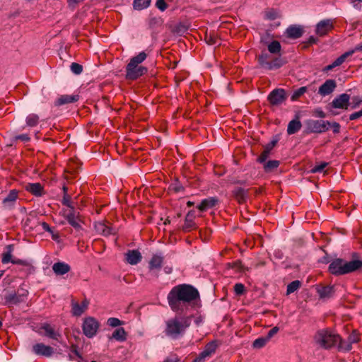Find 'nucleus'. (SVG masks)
<instances>
[{
    "mask_svg": "<svg viewBox=\"0 0 362 362\" xmlns=\"http://www.w3.org/2000/svg\"><path fill=\"white\" fill-rule=\"evenodd\" d=\"M358 340V336L356 334L353 333L349 337L347 341H349L352 344L354 343H356Z\"/></svg>",
    "mask_w": 362,
    "mask_h": 362,
    "instance_id": "obj_55",
    "label": "nucleus"
},
{
    "mask_svg": "<svg viewBox=\"0 0 362 362\" xmlns=\"http://www.w3.org/2000/svg\"><path fill=\"white\" fill-rule=\"evenodd\" d=\"M276 143H277L276 140H273L269 144H268L264 147L263 152L261 153V155L257 158V161L261 163H265L266 160L267 159V158L269 157V156L271 153V151L276 146Z\"/></svg>",
    "mask_w": 362,
    "mask_h": 362,
    "instance_id": "obj_23",
    "label": "nucleus"
},
{
    "mask_svg": "<svg viewBox=\"0 0 362 362\" xmlns=\"http://www.w3.org/2000/svg\"><path fill=\"white\" fill-rule=\"evenodd\" d=\"M332 127L333 129V132L335 134H337L340 131V124L337 122H333L332 124L330 123L329 127Z\"/></svg>",
    "mask_w": 362,
    "mask_h": 362,
    "instance_id": "obj_58",
    "label": "nucleus"
},
{
    "mask_svg": "<svg viewBox=\"0 0 362 362\" xmlns=\"http://www.w3.org/2000/svg\"><path fill=\"white\" fill-rule=\"evenodd\" d=\"M33 351L36 355L50 357L54 354V349L43 343H37L33 346Z\"/></svg>",
    "mask_w": 362,
    "mask_h": 362,
    "instance_id": "obj_13",
    "label": "nucleus"
},
{
    "mask_svg": "<svg viewBox=\"0 0 362 362\" xmlns=\"http://www.w3.org/2000/svg\"><path fill=\"white\" fill-rule=\"evenodd\" d=\"M307 91V88L305 86L300 87L296 90L292 95L291 100L294 101L298 100L301 95H303Z\"/></svg>",
    "mask_w": 362,
    "mask_h": 362,
    "instance_id": "obj_44",
    "label": "nucleus"
},
{
    "mask_svg": "<svg viewBox=\"0 0 362 362\" xmlns=\"http://www.w3.org/2000/svg\"><path fill=\"white\" fill-rule=\"evenodd\" d=\"M272 60L271 56L267 52H262V54L258 57V62L260 66L263 69H266Z\"/></svg>",
    "mask_w": 362,
    "mask_h": 362,
    "instance_id": "obj_35",
    "label": "nucleus"
},
{
    "mask_svg": "<svg viewBox=\"0 0 362 362\" xmlns=\"http://www.w3.org/2000/svg\"><path fill=\"white\" fill-rule=\"evenodd\" d=\"M301 286V282L298 280H295L291 282L287 286L286 294L290 295L296 291Z\"/></svg>",
    "mask_w": 362,
    "mask_h": 362,
    "instance_id": "obj_40",
    "label": "nucleus"
},
{
    "mask_svg": "<svg viewBox=\"0 0 362 362\" xmlns=\"http://www.w3.org/2000/svg\"><path fill=\"white\" fill-rule=\"evenodd\" d=\"M235 198L239 203L244 202L247 196V191L242 187H235L233 192Z\"/></svg>",
    "mask_w": 362,
    "mask_h": 362,
    "instance_id": "obj_26",
    "label": "nucleus"
},
{
    "mask_svg": "<svg viewBox=\"0 0 362 362\" xmlns=\"http://www.w3.org/2000/svg\"><path fill=\"white\" fill-rule=\"evenodd\" d=\"M205 40L208 45H214L218 42V38L211 34L206 35L205 37Z\"/></svg>",
    "mask_w": 362,
    "mask_h": 362,
    "instance_id": "obj_47",
    "label": "nucleus"
},
{
    "mask_svg": "<svg viewBox=\"0 0 362 362\" xmlns=\"http://www.w3.org/2000/svg\"><path fill=\"white\" fill-rule=\"evenodd\" d=\"M89 301L84 299L81 304L72 300L71 301V313L74 316L79 317L88 309Z\"/></svg>",
    "mask_w": 362,
    "mask_h": 362,
    "instance_id": "obj_14",
    "label": "nucleus"
},
{
    "mask_svg": "<svg viewBox=\"0 0 362 362\" xmlns=\"http://www.w3.org/2000/svg\"><path fill=\"white\" fill-rule=\"evenodd\" d=\"M350 4L356 8H358V4L362 2V0H349Z\"/></svg>",
    "mask_w": 362,
    "mask_h": 362,
    "instance_id": "obj_63",
    "label": "nucleus"
},
{
    "mask_svg": "<svg viewBox=\"0 0 362 362\" xmlns=\"http://www.w3.org/2000/svg\"><path fill=\"white\" fill-rule=\"evenodd\" d=\"M245 286L242 284H236L234 286V291L237 295H241L243 293Z\"/></svg>",
    "mask_w": 362,
    "mask_h": 362,
    "instance_id": "obj_50",
    "label": "nucleus"
},
{
    "mask_svg": "<svg viewBox=\"0 0 362 362\" xmlns=\"http://www.w3.org/2000/svg\"><path fill=\"white\" fill-rule=\"evenodd\" d=\"M279 327H274L273 328H272L269 332L267 333V335L266 336V337L268 339V340L269 341L272 337L275 335L278 332H279Z\"/></svg>",
    "mask_w": 362,
    "mask_h": 362,
    "instance_id": "obj_52",
    "label": "nucleus"
},
{
    "mask_svg": "<svg viewBox=\"0 0 362 362\" xmlns=\"http://www.w3.org/2000/svg\"><path fill=\"white\" fill-rule=\"evenodd\" d=\"M25 189L36 197L44 194V188L39 182L28 183L25 185Z\"/></svg>",
    "mask_w": 362,
    "mask_h": 362,
    "instance_id": "obj_18",
    "label": "nucleus"
},
{
    "mask_svg": "<svg viewBox=\"0 0 362 362\" xmlns=\"http://www.w3.org/2000/svg\"><path fill=\"white\" fill-rule=\"evenodd\" d=\"M216 348L217 345L214 341L208 343L205 346L204 349L192 361V362H204L206 358L215 353Z\"/></svg>",
    "mask_w": 362,
    "mask_h": 362,
    "instance_id": "obj_12",
    "label": "nucleus"
},
{
    "mask_svg": "<svg viewBox=\"0 0 362 362\" xmlns=\"http://www.w3.org/2000/svg\"><path fill=\"white\" fill-rule=\"evenodd\" d=\"M334 28L333 21L331 19L320 21L317 25L315 33L320 37L327 35Z\"/></svg>",
    "mask_w": 362,
    "mask_h": 362,
    "instance_id": "obj_11",
    "label": "nucleus"
},
{
    "mask_svg": "<svg viewBox=\"0 0 362 362\" xmlns=\"http://www.w3.org/2000/svg\"><path fill=\"white\" fill-rule=\"evenodd\" d=\"M362 267L361 260L347 262L343 259H334L329 265V272L335 276L344 275L360 269Z\"/></svg>",
    "mask_w": 362,
    "mask_h": 362,
    "instance_id": "obj_3",
    "label": "nucleus"
},
{
    "mask_svg": "<svg viewBox=\"0 0 362 362\" xmlns=\"http://www.w3.org/2000/svg\"><path fill=\"white\" fill-rule=\"evenodd\" d=\"M94 227L98 234L104 236L115 234L117 232L116 228L112 227L111 223L107 221L97 222Z\"/></svg>",
    "mask_w": 362,
    "mask_h": 362,
    "instance_id": "obj_10",
    "label": "nucleus"
},
{
    "mask_svg": "<svg viewBox=\"0 0 362 362\" xmlns=\"http://www.w3.org/2000/svg\"><path fill=\"white\" fill-rule=\"evenodd\" d=\"M194 215L189 211L185 218V224L183 226V230L185 231H189L194 226V223L193 221Z\"/></svg>",
    "mask_w": 362,
    "mask_h": 362,
    "instance_id": "obj_34",
    "label": "nucleus"
},
{
    "mask_svg": "<svg viewBox=\"0 0 362 362\" xmlns=\"http://www.w3.org/2000/svg\"><path fill=\"white\" fill-rule=\"evenodd\" d=\"M303 30L300 25H291L286 30V35L288 38L298 39L302 36Z\"/></svg>",
    "mask_w": 362,
    "mask_h": 362,
    "instance_id": "obj_19",
    "label": "nucleus"
},
{
    "mask_svg": "<svg viewBox=\"0 0 362 362\" xmlns=\"http://www.w3.org/2000/svg\"><path fill=\"white\" fill-rule=\"evenodd\" d=\"M336 87V81L333 79H328L320 86L318 93L322 96L329 95L334 90Z\"/></svg>",
    "mask_w": 362,
    "mask_h": 362,
    "instance_id": "obj_15",
    "label": "nucleus"
},
{
    "mask_svg": "<svg viewBox=\"0 0 362 362\" xmlns=\"http://www.w3.org/2000/svg\"><path fill=\"white\" fill-rule=\"evenodd\" d=\"M218 202V199L216 197H209L203 199L197 208L201 211H205L215 206Z\"/></svg>",
    "mask_w": 362,
    "mask_h": 362,
    "instance_id": "obj_20",
    "label": "nucleus"
},
{
    "mask_svg": "<svg viewBox=\"0 0 362 362\" xmlns=\"http://www.w3.org/2000/svg\"><path fill=\"white\" fill-rule=\"evenodd\" d=\"M268 341L269 340L266 337L257 338L253 341L252 347L254 349H261L264 347Z\"/></svg>",
    "mask_w": 362,
    "mask_h": 362,
    "instance_id": "obj_42",
    "label": "nucleus"
},
{
    "mask_svg": "<svg viewBox=\"0 0 362 362\" xmlns=\"http://www.w3.org/2000/svg\"><path fill=\"white\" fill-rule=\"evenodd\" d=\"M267 47L268 51L271 54H279L281 50V45L277 40H273L272 42L269 43Z\"/></svg>",
    "mask_w": 362,
    "mask_h": 362,
    "instance_id": "obj_36",
    "label": "nucleus"
},
{
    "mask_svg": "<svg viewBox=\"0 0 362 362\" xmlns=\"http://www.w3.org/2000/svg\"><path fill=\"white\" fill-rule=\"evenodd\" d=\"M129 69L128 64L126 67V78L129 80H135L147 72V69L141 65L134 64L131 69Z\"/></svg>",
    "mask_w": 362,
    "mask_h": 362,
    "instance_id": "obj_9",
    "label": "nucleus"
},
{
    "mask_svg": "<svg viewBox=\"0 0 362 362\" xmlns=\"http://www.w3.org/2000/svg\"><path fill=\"white\" fill-rule=\"evenodd\" d=\"M350 95L346 93H342L336 97L332 103H329V112L332 115L335 116L339 114L335 109L347 110L350 105Z\"/></svg>",
    "mask_w": 362,
    "mask_h": 362,
    "instance_id": "obj_5",
    "label": "nucleus"
},
{
    "mask_svg": "<svg viewBox=\"0 0 362 362\" xmlns=\"http://www.w3.org/2000/svg\"><path fill=\"white\" fill-rule=\"evenodd\" d=\"M350 57V53H348L347 52H344L343 54H341L340 57H339L337 59H335L331 64H329L326 66L324 69V71H329L333 69L334 68L340 66L342 64L346 59Z\"/></svg>",
    "mask_w": 362,
    "mask_h": 362,
    "instance_id": "obj_24",
    "label": "nucleus"
},
{
    "mask_svg": "<svg viewBox=\"0 0 362 362\" xmlns=\"http://www.w3.org/2000/svg\"><path fill=\"white\" fill-rule=\"evenodd\" d=\"M327 165V163H322L313 167V169L311 170V172L313 173H320V172L323 171V170L325 168V167Z\"/></svg>",
    "mask_w": 362,
    "mask_h": 362,
    "instance_id": "obj_49",
    "label": "nucleus"
},
{
    "mask_svg": "<svg viewBox=\"0 0 362 362\" xmlns=\"http://www.w3.org/2000/svg\"><path fill=\"white\" fill-rule=\"evenodd\" d=\"M151 0H134V8L136 10H143L149 6Z\"/></svg>",
    "mask_w": 362,
    "mask_h": 362,
    "instance_id": "obj_38",
    "label": "nucleus"
},
{
    "mask_svg": "<svg viewBox=\"0 0 362 362\" xmlns=\"http://www.w3.org/2000/svg\"><path fill=\"white\" fill-rule=\"evenodd\" d=\"M316 113H317V117H319L320 118H324L326 117L325 113L321 110H317Z\"/></svg>",
    "mask_w": 362,
    "mask_h": 362,
    "instance_id": "obj_64",
    "label": "nucleus"
},
{
    "mask_svg": "<svg viewBox=\"0 0 362 362\" xmlns=\"http://www.w3.org/2000/svg\"><path fill=\"white\" fill-rule=\"evenodd\" d=\"M286 100V92L282 88L272 90L268 95V100L272 105H280Z\"/></svg>",
    "mask_w": 362,
    "mask_h": 362,
    "instance_id": "obj_7",
    "label": "nucleus"
},
{
    "mask_svg": "<svg viewBox=\"0 0 362 362\" xmlns=\"http://www.w3.org/2000/svg\"><path fill=\"white\" fill-rule=\"evenodd\" d=\"M16 139H21L23 141H28L30 140V137L27 134H21L17 136H16Z\"/></svg>",
    "mask_w": 362,
    "mask_h": 362,
    "instance_id": "obj_61",
    "label": "nucleus"
},
{
    "mask_svg": "<svg viewBox=\"0 0 362 362\" xmlns=\"http://www.w3.org/2000/svg\"><path fill=\"white\" fill-rule=\"evenodd\" d=\"M99 328V322L92 317H87L83 323V334L88 338L95 336Z\"/></svg>",
    "mask_w": 362,
    "mask_h": 362,
    "instance_id": "obj_6",
    "label": "nucleus"
},
{
    "mask_svg": "<svg viewBox=\"0 0 362 362\" xmlns=\"http://www.w3.org/2000/svg\"><path fill=\"white\" fill-rule=\"evenodd\" d=\"M18 191L15 189L10 191L8 194L4 199L3 204L8 206L13 205L18 198Z\"/></svg>",
    "mask_w": 362,
    "mask_h": 362,
    "instance_id": "obj_31",
    "label": "nucleus"
},
{
    "mask_svg": "<svg viewBox=\"0 0 362 362\" xmlns=\"http://www.w3.org/2000/svg\"><path fill=\"white\" fill-rule=\"evenodd\" d=\"M163 262V257L159 255H154L149 262V269H160Z\"/></svg>",
    "mask_w": 362,
    "mask_h": 362,
    "instance_id": "obj_27",
    "label": "nucleus"
},
{
    "mask_svg": "<svg viewBox=\"0 0 362 362\" xmlns=\"http://www.w3.org/2000/svg\"><path fill=\"white\" fill-rule=\"evenodd\" d=\"M41 226H42V228H43L45 231L49 232V233H52V228L49 226V224H48V223H47L46 222H42V223H41Z\"/></svg>",
    "mask_w": 362,
    "mask_h": 362,
    "instance_id": "obj_59",
    "label": "nucleus"
},
{
    "mask_svg": "<svg viewBox=\"0 0 362 362\" xmlns=\"http://www.w3.org/2000/svg\"><path fill=\"white\" fill-rule=\"evenodd\" d=\"M71 269L70 266L64 262H56L52 266V270L57 275H64Z\"/></svg>",
    "mask_w": 362,
    "mask_h": 362,
    "instance_id": "obj_21",
    "label": "nucleus"
},
{
    "mask_svg": "<svg viewBox=\"0 0 362 362\" xmlns=\"http://www.w3.org/2000/svg\"><path fill=\"white\" fill-rule=\"evenodd\" d=\"M318 293L320 298H329L334 293V287L333 286H325L318 290Z\"/></svg>",
    "mask_w": 362,
    "mask_h": 362,
    "instance_id": "obj_37",
    "label": "nucleus"
},
{
    "mask_svg": "<svg viewBox=\"0 0 362 362\" xmlns=\"http://www.w3.org/2000/svg\"><path fill=\"white\" fill-rule=\"evenodd\" d=\"M78 95H61L55 102L54 105L56 106H61L67 103H71L78 101Z\"/></svg>",
    "mask_w": 362,
    "mask_h": 362,
    "instance_id": "obj_22",
    "label": "nucleus"
},
{
    "mask_svg": "<svg viewBox=\"0 0 362 362\" xmlns=\"http://www.w3.org/2000/svg\"><path fill=\"white\" fill-rule=\"evenodd\" d=\"M318 41L317 38V37H315L314 36H310L309 37V38L308 39L306 43L309 44V45H312V44H315L317 43Z\"/></svg>",
    "mask_w": 362,
    "mask_h": 362,
    "instance_id": "obj_62",
    "label": "nucleus"
},
{
    "mask_svg": "<svg viewBox=\"0 0 362 362\" xmlns=\"http://www.w3.org/2000/svg\"><path fill=\"white\" fill-rule=\"evenodd\" d=\"M191 325V317L188 316H175L165 322V335L177 339L182 336Z\"/></svg>",
    "mask_w": 362,
    "mask_h": 362,
    "instance_id": "obj_2",
    "label": "nucleus"
},
{
    "mask_svg": "<svg viewBox=\"0 0 362 362\" xmlns=\"http://www.w3.org/2000/svg\"><path fill=\"white\" fill-rule=\"evenodd\" d=\"M330 122L324 120H312L308 122V129L313 133H322L329 129Z\"/></svg>",
    "mask_w": 362,
    "mask_h": 362,
    "instance_id": "obj_8",
    "label": "nucleus"
},
{
    "mask_svg": "<svg viewBox=\"0 0 362 362\" xmlns=\"http://www.w3.org/2000/svg\"><path fill=\"white\" fill-rule=\"evenodd\" d=\"M41 329L45 332V335L50 339H58L60 336L59 334L56 332L54 328L49 324L45 323L41 327Z\"/></svg>",
    "mask_w": 362,
    "mask_h": 362,
    "instance_id": "obj_25",
    "label": "nucleus"
},
{
    "mask_svg": "<svg viewBox=\"0 0 362 362\" xmlns=\"http://www.w3.org/2000/svg\"><path fill=\"white\" fill-rule=\"evenodd\" d=\"M302 125L298 119L291 120L287 127V133L289 135L293 134L299 131Z\"/></svg>",
    "mask_w": 362,
    "mask_h": 362,
    "instance_id": "obj_29",
    "label": "nucleus"
},
{
    "mask_svg": "<svg viewBox=\"0 0 362 362\" xmlns=\"http://www.w3.org/2000/svg\"><path fill=\"white\" fill-rule=\"evenodd\" d=\"M284 62L283 61V59L281 57H275V58L272 59V60H270V62H269V64L265 69H267V70L276 69L281 67L284 65Z\"/></svg>",
    "mask_w": 362,
    "mask_h": 362,
    "instance_id": "obj_33",
    "label": "nucleus"
},
{
    "mask_svg": "<svg viewBox=\"0 0 362 362\" xmlns=\"http://www.w3.org/2000/svg\"><path fill=\"white\" fill-rule=\"evenodd\" d=\"M156 6L159 10L162 11L167 8V4L165 3V0H157Z\"/></svg>",
    "mask_w": 362,
    "mask_h": 362,
    "instance_id": "obj_51",
    "label": "nucleus"
},
{
    "mask_svg": "<svg viewBox=\"0 0 362 362\" xmlns=\"http://www.w3.org/2000/svg\"><path fill=\"white\" fill-rule=\"evenodd\" d=\"M39 117L35 114H30L26 118L27 125L29 127H35L37 124Z\"/></svg>",
    "mask_w": 362,
    "mask_h": 362,
    "instance_id": "obj_43",
    "label": "nucleus"
},
{
    "mask_svg": "<svg viewBox=\"0 0 362 362\" xmlns=\"http://www.w3.org/2000/svg\"><path fill=\"white\" fill-rule=\"evenodd\" d=\"M112 338L119 341H124L127 339V332L122 327L117 328L113 332Z\"/></svg>",
    "mask_w": 362,
    "mask_h": 362,
    "instance_id": "obj_32",
    "label": "nucleus"
},
{
    "mask_svg": "<svg viewBox=\"0 0 362 362\" xmlns=\"http://www.w3.org/2000/svg\"><path fill=\"white\" fill-rule=\"evenodd\" d=\"M279 165V161L273 160H269L266 162L264 165V171L267 173H270L276 169Z\"/></svg>",
    "mask_w": 362,
    "mask_h": 362,
    "instance_id": "obj_39",
    "label": "nucleus"
},
{
    "mask_svg": "<svg viewBox=\"0 0 362 362\" xmlns=\"http://www.w3.org/2000/svg\"><path fill=\"white\" fill-rule=\"evenodd\" d=\"M199 298L197 288L189 284L174 286L169 292L167 299L170 308L174 312H182Z\"/></svg>",
    "mask_w": 362,
    "mask_h": 362,
    "instance_id": "obj_1",
    "label": "nucleus"
},
{
    "mask_svg": "<svg viewBox=\"0 0 362 362\" xmlns=\"http://www.w3.org/2000/svg\"><path fill=\"white\" fill-rule=\"evenodd\" d=\"M361 103V100H359L358 98H354L352 99V103H353V105H352V109H354L356 107H357Z\"/></svg>",
    "mask_w": 362,
    "mask_h": 362,
    "instance_id": "obj_60",
    "label": "nucleus"
},
{
    "mask_svg": "<svg viewBox=\"0 0 362 362\" xmlns=\"http://www.w3.org/2000/svg\"><path fill=\"white\" fill-rule=\"evenodd\" d=\"M362 117V109L360 111L354 112L349 115L350 120H355L359 117Z\"/></svg>",
    "mask_w": 362,
    "mask_h": 362,
    "instance_id": "obj_54",
    "label": "nucleus"
},
{
    "mask_svg": "<svg viewBox=\"0 0 362 362\" xmlns=\"http://www.w3.org/2000/svg\"><path fill=\"white\" fill-rule=\"evenodd\" d=\"M107 325L112 327H116L124 324L123 321H121L116 317H110L107 322Z\"/></svg>",
    "mask_w": 362,
    "mask_h": 362,
    "instance_id": "obj_45",
    "label": "nucleus"
},
{
    "mask_svg": "<svg viewBox=\"0 0 362 362\" xmlns=\"http://www.w3.org/2000/svg\"><path fill=\"white\" fill-rule=\"evenodd\" d=\"M357 52H362V44L357 45L354 49L347 51L348 53H350V56Z\"/></svg>",
    "mask_w": 362,
    "mask_h": 362,
    "instance_id": "obj_56",
    "label": "nucleus"
},
{
    "mask_svg": "<svg viewBox=\"0 0 362 362\" xmlns=\"http://www.w3.org/2000/svg\"><path fill=\"white\" fill-rule=\"evenodd\" d=\"M70 69H71V71L74 74H76V75H79L82 73L83 71V66L82 65L78 64V63H76V62H73L71 66H70Z\"/></svg>",
    "mask_w": 362,
    "mask_h": 362,
    "instance_id": "obj_46",
    "label": "nucleus"
},
{
    "mask_svg": "<svg viewBox=\"0 0 362 362\" xmlns=\"http://www.w3.org/2000/svg\"><path fill=\"white\" fill-rule=\"evenodd\" d=\"M147 57V54L145 52H141L136 56L132 57L129 62V69H131L132 66L136 65H139L142 63Z\"/></svg>",
    "mask_w": 362,
    "mask_h": 362,
    "instance_id": "obj_30",
    "label": "nucleus"
},
{
    "mask_svg": "<svg viewBox=\"0 0 362 362\" xmlns=\"http://www.w3.org/2000/svg\"><path fill=\"white\" fill-rule=\"evenodd\" d=\"M125 259L129 264L135 265L141 261L142 256L139 250H132L127 251L125 254Z\"/></svg>",
    "mask_w": 362,
    "mask_h": 362,
    "instance_id": "obj_17",
    "label": "nucleus"
},
{
    "mask_svg": "<svg viewBox=\"0 0 362 362\" xmlns=\"http://www.w3.org/2000/svg\"><path fill=\"white\" fill-rule=\"evenodd\" d=\"M62 203L64 205H66V206H68L69 208V209H71V207H74V206L71 205L69 197L68 196L64 197Z\"/></svg>",
    "mask_w": 362,
    "mask_h": 362,
    "instance_id": "obj_57",
    "label": "nucleus"
},
{
    "mask_svg": "<svg viewBox=\"0 0 362 362\" xmlns=\"http://www.w3.org/2000/svg\"><path fill=\"white\" fill-rule=\"evenodd\" d=\"M339 340L338 334H333L327 329L319 330L314 337L315 344L324 349H329L336 346Z\"/></svg>",
    "mask_w": 362,
    "mask_h": 362,
    "instance_id": "obj_4",
    "label": "nucleus"
},
{
    "mask_svg": "<svg viewBox=\"0 0 362 362\" xmlns=\"http://www.w3.org/2000/svg\"><path fill=\"white\" fill-rule=\"evenodd\" d=\"M12 264H18L22 266H28L29 262L27 260L20 259H13L12 261Z\"/></svg>",
    "mask_w": 362,
    "mask_h": 362,
    "instance_id": "obj_53",
    "label": "nucleus"
},
{
    "mask_svg": "<svg viewBox=\"0 0 362 362\" xmlns=\"http://www.w3.org/2000/svg\"><path fill=\"white\" fill-rule=\"evenodd\" d=\"M69 356V358L72 361H76L77 362H86L76 345H71Z\"/></svg>",
    "mask_w": 362,
    "mask_h": 362,
    "instance_id": "obj_28",
    "label": "nucleus"
},
{
    "mask_svg": "<svg viewBox=\"0 0 362 362\" xmlns=\"http://www.w3.org/2000/svg\"><path fill=\"white\" fill-rule=\"evenodd\" d=\"M13 260V259L12 258V255H11V250H9L7 252H5L2 255L1 262L3 264H7L9 262L12 263Z\"/></svg>",
    "mask_w": 362,
    "mask_h": 362,
    "instance_id": "obj_48",
    "label": "nucleus"
},
{
    "mask_svg": "<svg viewBox=\"0 0 362 362\" xmlns=\"http://www.w3.org/2000/svg\"><path fill=\"white\" fill-rule=\"evenodd\" d=\"M337 345L340 351H349L352 349V344L349 341H343L340 337Z\"/></svg>",
    "mask_w": 362,
    "mask_h": 362,
    "instance_id": "obj_41",
    "label": "nucleus"
},
{
    "mask_svg": "<svg viewBox=\"0 0 362 362\" xmlns=\"http://www.w3.org/2000/svg\"><path fill=\"white\" fill-rule=\"evenodd\" d=\"M65 217L68 223L75 229H80L81 228L79 223L80 219L74 210V207H71V209L66 211Z\"/></svg>",
    "mask_w": 362,
    "mask_h": 362,
    "instance_id": "obj_16",
    "label": "nucleus"
}]
</instances>
